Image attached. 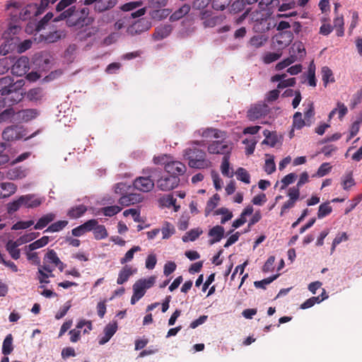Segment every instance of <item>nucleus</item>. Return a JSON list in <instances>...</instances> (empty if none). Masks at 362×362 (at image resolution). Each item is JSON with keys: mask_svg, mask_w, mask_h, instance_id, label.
I'll use <instances>...</instances> for the list:
<instances>
[{"mask_svg": "<svg viewBox=\"0 0 362 362\" xmlns=\"http://www.w3.org/2000/svg\"><path fill=\"white\" fill-rule=\"evenodd\" d=\"M117 322L113 321L107 324L104 329V336L100 339V344H105L107 343L111 337L115 334L117 330Z\"/></svg>", "mask_w": 362, "mask_h": 362, "instance_id": "nucleus-18", "label": "nucleus"}, {"mask_svg": "<svg viewBox=\"0 0 362 362\" xmlns=\"http://www.w3.org/2000/svg\"><path fill=\"white\" fill-rule=\"evenodd\" d=\"M230 2L231 0H212V7L217 11H223Z\"/></svg>", "mask_w": 362, "mask_h": 362, "instance_id": "nucleus-49", "label": "nucleus"}, {"mask_svg": "<svg viewBox=\"0 0 362 362\" xmlns=\"http://www.w3.org/2000/svg\"><path fill=\"white\" fill-rule=\"evenodd\" d=\"M309 182V175L307 172H303L300 174L299 180L297 182V185L294 187H290L291 189H297L298 192H300V188L305 185V183Z\"/></svg>", "mask_w": 362, "mask_h": 362, "instance_id": "nucleus-60", "label": "nucleus"}, {"mask_svg": "<svg viewBox=\"0 0 362 362\" xmlns=\"http://www.w3.org/2000/svg\"><path fill=\"white\" fill-rule=\"evenodd\" d=\"M141 198L139 194L130 193L122 195L119 199V203L122 206H127L141 202Z\"/></svg>", "mask_w": 362, "mask_h": 362, "instance_id": "nucleus-23", "label": "nucleus"}, {"mask_svg": "<svg viewBox=\"0 0 362 362\" xmlns=\"http://www.w3.org/2000/svg\"><path fill=\"white\" fill-rule=\"evenodd\" d=\"M49 243V237L43 236L41 238L35 240V242L30 243L29 245L26 246V248L29 250L30 252L37 250L38 248H41Z\"/></svg>", "mask_w": 362, "mask_h": 362, "instance_id": "nucleus-37", "label": "nucleus"}, {"mask_svg": "<svg viewBox=\"0 0 362 362\" xmlns=\"http://www.w3.org/2000/svg\"><path fill=\"white\" fill-rule=\"evenodd\" d=\"M269 112V107L264 102H259L250 106L247 110V117L249 120L255 121L267 115Z\"/></svg>", "mask_w": 362, "mask_h": 362, "instance_id": "nucleus-6", "label": "nucleus"}, {"mask_svg": "<svg viewBox=\"0 0 362 362\" xmlns=\"http://www.w3.org/2000/svg\"><path fill=\"white\" fill-rule=\"evenodd\" d=\"M163 239H168L175 232L174 226L168 222H165L161 229Z\"/></svg>", "mask_w": 362, "mask_h": 362, "instance_id": "nucleus-47", "label": "nucleus"}, {"mask_svg": "<svg viewBox=\"0 0 362 362\" xmlns=\"http://www.w3.org/2000/svg\"><path fill=\"white\" fill-rule=\"evenodd\" d=\"M2 137L6 141H13L20 138L19 132L16 127H6L3 133Z\"/></svg>", "mask_w": 362, "mask_h": 362, "instance_id": "nucleus-25", "label": "nucleus"}, {"mask_svg": "<svg viewBox=\"0 0 362 362\" xmlns=\"http://www.w3.org/2000/svg\"><path fill=\"white\" fill-rule=\"evenodd\" d=\"M355 185V181L351 173H347L342 178L343 189L348 190L351 187Z\"/></svg>", "mask_w": 362, "mask_h": 362, "instance_id": "nucleus-55", "label": "nucleus"}, {"mask_svg": "<svg viewBox=\"0 0 362 362\" xmlns=\"http://www.w3.org/2000/svg\"><path fill=\"white\" fill-rule=\"evenodd\" d=\"M78 11L76 9V6H70L65 11L55 17L53 19V22H59L61 21L66 20V23L69 26L76 25L78 24Z\"/></svg>", "mask_w": 362, "mask_h": 362, "instance_id": "nucleus-8", "label": "nucleus"}, {"mask_svg": "<svg viewBox=\"0 0 362 362\" xmlns=\"http://www.w3.org/2000/svg\"><path fill=\"white\" fill-rule=\"evenodd\" d=\"M264 170L269 175L273 173L276 170V164L274 160V156H271L265 160Z\"/></svg>", "mask_w": 362, "mask_h": 362, "instance_id": "nucleus-51", "label": "nucleus"}, {"mask_svg": "<svg viewBox=\"0 0 362 362\" xmlns=\"http://www.w3.org/2000/svg\"><path fill=\"white\" fill-rule=\"evenodd\" d=\"M184 157L188 160V165L194 168H206L210 166L211 162L206 159V153L195 146L186 148Z\"/></svg>", "mask_w": 362, "mask_h": 362, "instance_id": "nucleus-1", "label": "nucleus"}, {"mask_svg": "<svg viewBox=\"0 0 362 362\" xmlns=\"http://www.w3.org/2000/svg\"><path fill=\"white\" fill-rule=\"evenodd\" d=\"M21 245L19 243L16 241L10 240L6 244V250L8 252L11 257L14 259H18L20 258L21 252L20 250L18 249Z\"/></svg>", "mask_w": 362, "mask_h": 362, "instance_id": "nucleus-28", "label": "nucleus"}, {"mask_svg": "<svg viewBox=\"0 0 362 362\" xmlns=\"http://www.w3.org/2000/svg\"><path fill=\"white\" fill-rule=\"evenodd\" d=\"M123 215L126 217L129 215H131L135 222L139 223L142 221V219L140 216V212L136 209H127L123 212Z\"/></svg>", "mask_w": 362, "mask_h": 362, "instance_id": "nucleus-56", "label": "nucleus"}, {"mask_svg": "<svg viewBox=\"0 0 362 362\" xmlns=\"http://www.w3.org/2000/svg\"><path fill=\"white\" fill-rule=\"evenodd\" d=\"M289 52L298 55L300 60L303 59L306 54L305 46L301 42H295L291 47Z\"/></svg>", "mask_w": 362, "mask_h": 362, "instance_id": "nucleus-30", "label": "nucleus"}, {"mask_svg": "<svg viewBox=\"0 0 362 362\" xmlns=\"http://www.w3.org/2000/svg\"><path fill=\"white\" fill-rule=\"evenodd\" d=\"M332 211V207L329 203H323L319 206L317 217L318 218H322L329 215Z\"/></svg>", "mask_w": 362, "mask_h": 362, "instance_id": "nucleus-48", "label": "nucleus"}, {"mask_svg": "<svg viewBox=\"0 0 362 362\" xmlns=\"http://www.w3.org/2000/svg\"><path fill=\"white\" fill-rule=\"evenodd\" d=\"M287 195L289 199L281 206L280 212L281 216H282L287 210L293 208L295 206L296 201L300 197V192H298L297 189H296L289 188L287 192Z\"/></svg>", "mask_w": 362, "mask_h": 362, "instance_id": "nucleus-13", "label": "nucleus"}, {"mask_svg": "<svg viewBox=\"0 0 362 362\" xmlns=\"http://www.w3.org/2000/svg\"><path fill=\"white\" fill-rule=\"evenodd\" d=\"M30 69V62L27 57H21L18 59L11 68V72L17 76L25 75Z\"/></svg>", "mask_w": 362, "mask_h": 362, "instance_id": "nucleus-11", "label": "nucleus"}, {"mask_svg": "<svg viewBox=\"0 0 362 362\" xmlns=\"http://www.w3.org/2000/svg\"><path fill=\"white\" fill-rule=\"evenodd\" d=\"M21 202L23 206L26 208H36L42 204L44 198L38 197L35 194H28L21 196Z\"/></svg>", "mask_w": 362, "mask_h": 362, "instance_id": "nucleus-14", "label": "nucleus"}, {"mask_svg": "<svg viewBox=\"0 0 362 362\" xmlns=\"http://www.w3.org/2000/svg\"><path fill=\"white\" fill-rule=\"evenodd\" d=\"M64 35H65L63 31L56 30L54 32H51L47 34L45 36H44V40L47 43H53L60 40Z\"/></svg>", "mask_w": 362, "mask_h": 362, "instance_id": "nucleus-39", "label": "nucleus"}, {"mask_svg": "<svg viewBox=\"0 0 362 362\" xmlns=\"http://www.w3.org/2000/svg\"><path fill=\"white\" fill-rule=\"evenodd\" d=\"M177 176H164L157 180V187L162 191H170L177 187L180 183Z\"/></svg>", "mask_w": 362, "mask_h": 362, "instance_id": "nucleus-10", "label": "nucleus"}, {"mask_svg": "<svg viewBox=\"0 0 362 362\" xmlns=\"http://www.w3.org/2000/svg\"><path fill=\"white\" fill-rule=\"evenodd\" d=\"M156 281V277L155 276L137 280L132 287L133 295L131 298V304L134 305L140 300L145 295L146 290L155 284Z\"/></svg>", "mask_w": 362, "mask_h": 362, "instance_id": "nucleus-2", "label": "nucleus"}, {"mask_svg": "<svg viewBox=\"0 0 362 362\" xmlns=\"http://www.w3.org/2000/svg\"><path fill=\"white\" fill-rule=\"evenodd\" d=\"M221 173L222 174L228 177H232L233 175V172L230 171V164H229V156L225 155L223 158V161L221 164Z\"/></svg>", "mask_w": 362, "mask_h": 362, "instance_id": "nucleus-44", "label": "nucleus"}, {"mask_svg": "<svg viewBox=\"0 0 362 362\" xmlns=\"http://www.w3.org/2000/svg\"><path fill=\"white\" fill-rule=\"evenodd\" d=\"M332 167L329 163H323L318 168L316 174L313 177H323L327 175L331 171Z\"/></svg>", "mask_w": 362, "mask_h": 362, "instance_id": "nucleus-53", "label": "nucleus"}, {"mask_svg": "<svg viewBox=\"0 0 362 362\" xmlns=\"http://www.w3.org/2000/svg\"><path fill=\"white\" fill-rule=\"evenodd\" d=\"M93 231L96 240L105 239L108 236L107 231L103 225L96 224Z\"/></svg>", "mask_w": 362, "mask_h": 362, "instance_id": "nucleus-40", "label": "nucleus"}, {"mask_svg": "<svg viewBox=\"0 0 362 362\" xmlns=\"http://www.w3.org/2000/svg\"><path fill=\"white\" fill-rule=\"evenodd\" d=\"M199 17L204 28H214L221 25L226 18L224 15H214L210 10L201 11Z\"/></svg>", "mask_w": 362, "mask_h": 362, "instance_id": "nucleus-4", "label": "nucleus"}, {"mask_svg": "<svg viewBox=\"0 0 362 362\" xmlns=\"http://www.w3.org/2000/svg\"><path fill=\"white\" fill-rule=\"evenodd\" d=\"M231 148L223 141H214L208 146V151L213 154L228 155Z\"/></svg>", "mask_w": 362, "mask_h": 362, "instance_id": "nucleus-15", "label": "nucleus"}, {"mask_svg": "<svg viewBox=\"0 0 362 362\" xmlns=\"http://www.w3.org/2000/svg\"><path fill=\"white\" fill-rule=\"evenodd\" d=\"M297 175L296 173H291L281 179V189H284L288 185L292 184L296 179Z\"/></svg>", "mask_w": 362, "mask_h": 362, "instance_id": "nucleus-50", "label": "nucleus"}, {"mask_svg": "<svg viewBox=\"0 0 362 362\" xmlns=\"http://www.w3.org/2000/svg\"><path fill=\"white\" fill-rule=\"evenodd\" d=\"M209 235L213 238L209 240V244L213 245L219 242L224 236V228L221 226H216L209 231Z\"/></svg>", "mask_w": 362, "mask_h": 362, "instance_id": "nucleus-21", "label": "nucleus"}, {"mask_svg": "<svg viewBox=\"0 0 362 362\" xmlns=\"http://www.w3.org/2000/svg\"><path fill=\"white\" fill-rule=\"evenodd\" d=\"M197 133L199 135H201L202 136L206 138V139L211 138V137L218 139V138L222 137V136H223L222 134L223 132L217 129L206 128L205 129L198 130Z\"/></svg>", "mask_w": 362, "mask_h": 362, "instance_id": "nucleus-26", "label": "nucleus"}, {"mask_svg": "<svg viewBox=\"0 0 362 362\" xmlns=\"http://www.w3.org/2000/svg\"><path fill=\"white\" fill-rule=\"evenodd\" d=\"M202 233L203 230L199 228L192 229L182 236V240L185 243L188 241H194L200 235L202 234Z\"/></svg>", "mask_w": 362, "mask_h": 362, "instance_id": "nucleus-33", "label": "nucleus"}, {"mask_svg": "<svg viewBox=\"0 0 362 362\" xmlns=\"http://www.w3.org/2000/svg\"><path fill=\"white\" fill-rule=\"evenodd\" d=\"M27 98L31 101H37L41 100L44 95L41 88H34L29 90L26 94Z\"/></svg>", "mask_w": 362, "mask_h": 362, "instance_id": "nucleus-36", "label": "nucleus"}, {"mask_svg": "<svg viewBox=\"0 0 362 362\" xmlns=\"http://www.w3.org/2000/svg\"><path fill=\"white\" fill-rule=\"evenodd\" d=\"M122 210V208L118 206H106L102 209L105 216H112L118 214Z\"/></svg>", "mask_w": 362, "mask_h": 362, "instance_id": "nucleus-59", "label": "nucleus"}, {"mask_svg": "<svg viewBox=\"0 0 362 362\" xmlns=\"http://www.w3.org/2000/svg\"><path fill=\"white\" fill-rule=\"evenodd\" d=\"M245 6V2L244 0L235 1L230 6V12H233L235 13H239L244 9Z\"/></svg>", "mask_w": 362, "mask_h": 362, "instance_id": "nucleus-62", "label": "nucleus"}, {"mask_svg": "<svg viewBox=\"0 0 362 362\" xmlns=\"http://www.w3.org/2000/svg\"><path fill=\"white\" fill-rule=\"evenodd\" d=\"M94 10L97 12H103L113 8L116 4V0H96L94 1Z\"/></svg>", "mask_w": 362, "mask_h": 362, "instance_id": "nucleus-20", "label": "nucleus"}, {"mask_svg": "<svg viewBox=\"0 0 362 362\" xmlns=\"http://www.w3.org/2000/svg\"><path fill=\"white\" fill-rule=\"evenodd\" d=\"M322 80L324 86H327V83L334 82V78L332 71L328 66H323L321 69Z\"/></svg>", "mask_w": 362, "mask_h": 362, "instance_id": "nucleus-35", "label": "nucleus"}, {"mask_svg": "<svg viewBox=\"0 0 362 362\" xmlns=\"http://www.w3.org/2000/svg\"><path fill=\"white\" fill-rule=\"evenodd\" d=\"M237 179L245 184L250 183V175L248 172L243 168H239L235 172Z\"/></svg>", "mask_w": 362, "mask_h": 362, "instance_id": "nucleus-45", "label": "nucleus"}, {"mask_svg": "<svg viewBox=\"0 0 362 362\" xmlns=\"http://www.w3.org/2000/svg\"><path fill=\"white\" fill-rule=\"evenodd\" d=\"M305 125V122L302 118V114L297 112L293 115V127L298 129H301Z\"/></svg>", "mask_w": 362, "mask_h": 362, "instance_id": "nucleus-52", "label": "nucleus"}, {"mask_svg": "<svg viewBox=\"0 0 362 362\" xmlns=\"http://www.w3.org/2000/svg\"><path fill=\"white\" fill-rule=\"evenodd\" d=\"M43 263L44 264L42 265V268L48 273H52L56 267L58 268L60 272H63L66 267V264L60 260L54 250H49L47 251L44 257Z\"/></svg>", "mask_w": 362, "mask_h": 362, "instance_id": "nucleus-3", "label": "nucleus"}, {"mask_svg": "<svg viewBox=\"0 0 362 362\" xmlns=\"http://www.w3.org/2000/svg\"><path fill=\"white\" fill-rule=\"evenodd\" d=\"M34 224L33 221H18L15 224L13 225L11 229L12 230H21V229H27L31 226Z\"/></svg>", "mask_w": 362, "mask_h": 362, "instance_id": "nucleus-63", "label": "nucleus"}, {"mask_svg": "<svg viewBox=\"0 0 362 362\" xmlns=\"http://www.w3.org/2000/svg\"><path fill=\"white\" fill-rule=\"evenodd\" d=\"M173 30L170 24H161L156 28L153 37L156 40H161L169 36Z\"/></svg>", "mask_w": 362, "mask_h": 362, "instance_id": "nucleus-16", "label": "nucleus"}, {"mask_svg": "<svg viewBox=\"0 0 362 362\" xmlns=\"http://www.w3.org/2000/svg\"><path fill=\"white\" fill-rule=\"evenodd\" d=\"M87 211V207L83 204H80L70 209L67 215L71 218H77L83 216Z\"/></svg>", "mask_w": 362, "mask_h": 362, "instance_id": "nucleus-32", "label": "nucleus"}, {"mask_svg": "<svg viewBox=\"0 0 362 362\" xmlns=\"http://www.w3.org/2000/svg\"><path fill=\"white\" fill-rule=\"evenodd\" d=\"M320 296L311 297L306 300L303 303H302L300 306L301 309H307L313 307L315 303H320Z\"/></svg>", "mask_w": 362, "mask_h": 362, "instance_id": "nucleus-64", "label": "nucleus"}, {"mask_svg": "<svg viewBox=\"0 0 362 362\" xmlns=\"http://www.w3.org/2000/svg\"><path fill=\"white\" fill-rule=\"evenodd\" d=\"M17 190L16 185L13 182L0 183V199L6 198L14 194Z\"/></svg>", "mask_w": 362, "mask_h": 362, "instance_id": "nucleus-22", "label": "nucleus"}, {"mask_svg": "<svg viewBox=\"0 0 362 362\" xmlns=\"http://www.w3.org/2000/svg\"><path fill=\"white\" fill-rule=\"evenodd\" d=\"M56 215L54 213H49L42 216L36 223L34 228L41 230L46 227L49 223L54 220Z\"/></svg>", "mask_w": 362, "mask_h": 362, "instance_id": "nucleus-24", "label": "nucleus"}, {"mask_svg": "<svg viewBox=\"0 0 362 362\" xmlns=\"http://www.w3.org/2000/svg\"><path fill=\"white\" fill-rule=\"evenodd\" d=\"M253 30L256 33H265L270 29V23L268 18L264 16V14L256 12L252 14Z\"/></svg>", "mask_w": 362, "mask_h": 362, "instance_id": "nucleus-9", "label": "nucleus"}, {"mask_svg": "<svg viewBox=\"0 0 362 362\" xmlns=\"http://www.w3.org/2000/svg\"><path fill=\"white\" fill-rule=\"evenodd\" d=\"M190 8L191 7L189 4H185L182 5L172 13V15L170 16V20L171 21H176L181 19L190 11Z\"/></svg>", "mask_w": 362, "mask_h": 362, "instance_id": "nucleus-27", "label": "nucleus"}, {"mask_svg": "<svg viewBox=\"0 0 362 362\" xmlns=\"http://www.w3.org/2000/svg\"><path fill=\"white\" fill-rule=\"evenodd\" d=\"M154 169L147 168V176L139 177L134 181V187L136 189L143 192H148L153 189L154 187V182L150 178L151 175L154 171Z\"/></svg>", "mask_w": 362, "mask_h": 362, "instance_id": "nucleus-5", "label": "nucleus"}, {"mask_svg": "<svg viewBox=\"0 0 362 362\" xmlns=\"http://www.w3.org/2000/svg\"><path fill=\"white\" fill-rule=\"evenodd\" d=\"M15 114L13 108L9 107L0 113V123L9 120Z\"/></svg>", "mask_w": 362, "mask_h": 362, "instance_id": "nucleus-61", "label": "nucleus"}, {"mask_svg": "<svg viewBox=\"0 0 362 362\" xmlns=\"http://www.w3.org/2000/svg\"><path fill=\"white\" fill-rule=\"evenodd\" d=\"M214 215H223V217L221 219V224H225L227 221H230L233 216L232 211H230L226 207H221L216 209L214 211Z\"/></svg>", "mask_w": 362, "mask_h": 362, "instance_id": "nucleus-34", "label": "nucleus"}, {"mask_svg": "<svg viewBox=\"0 0 362 362\" xmlns=\"http://www.w3.org/2000/svg\"><path fill=\"white\" fill-rule=\"evenodd\" d=\"M134 271L127 265L124 266L119 272L117 283L123 284L128 281L129 278L133 274Z\"/></svg>", "mask_w": 362, "mask_h": 362, "instance_id": "nucleus-29", "label": "nucleus"}, {"mask_svg": "<svg viewBox=\"0 0 362 362\" xmlns=\"http://www.w3.org/2000/svg\"><path fill=\"white\" fill-rule=\"evenodd\" d=\"M267 41V37L264 35H255L250 40V44L251 46L259 48L264 45Z\"/></svg>", "mask_w": 362, "mask_h": 362, "instance_id": "nucleus-46", "label": "nucleus"}, {"mask_svg": "<svg viewBox=\"0 0 362 362\" xmlns=\"http://www.w3.org/2000/svg\"><path fill=\"white\" fill-rule=\"evenodd\" d=\"M12 342L13 337L12 335L9 334L4 339L2 345V354H4L5 356L10 354L13 351V347Z\"/></svg>", "mask_w": 362, "mask_h": 362, "instance_id": "nucleus-38", "label": "nucleus"}, {"mask_svg": "<svg viewBox=\"0 0 362 362\" xmlns=\"http://www.w3.org/2000/svg\"><path fill=\"white\" fill-rule=\"evenodd\" d=\"M141 250V247L139 246H134L129 250H128L124 256L120 259V263L124 264L127 262H131L134 258V255L136 252H139Z\"/></svg>", "mask_w": 362, "mask_h": 362, "instance_id": "nucleus-43", "label": "nucleus"}, {"mask_svg": "<svg viewBox=\"0 0 362 362\" xmlns=\"http://www.w3.org/2000/svg\"><path fill=\"white\" fill-rule=\"evenodd\" d=\"M39 235V233H30L21 236L16 240L18 243L21 245L23 243H29L35 239Z\"/></svg>", "mask_w": 362, "mask_h": 362, "instance_id": "nucleus-54", "label": "nucleus"}, {"mask_svg": "<svg viewBox=\"0 0 362 362\" xmlns=\"http://www.w3.org/2000/svg\"><path fill=\"white\" fill-rule=\"evenodd\" d=\"M276 43L281 47H286L292 41L293 34L291 31H283L275 35Z\"/></svg>", "mask_w": 362, "mask_h": 362, "instance_id": "nucleus-19", "label": "nucleus"}, {"mask_svg": "<svg viewBox=\"0 0 362 362\" xmlns=\"http://www.w3.org/2000/svg\"><path fill=\"white\" fill-rule=\"evenodd\" d=\"M78 11L76 9V6H70L65 11L55 17L53 19V22H59L61 21L66 20V23L69 26L76 25L78 24Z\"/></svg>", "mask_w": 362, "mask_h": 362, "instance_id": "nucleus-7", "label": "nucleus"}, {"mask_svg": "<svg viewBox=\"0 0 362 362\" xmlns=\"http://www.w3.org/2000/svg\"><path fill=\"white\" fill-rule=\"evenodd\" d=\"M23 206L22 202H21V197L17 200H15L12 202H9L7 204V212L10 214L17 211L19 208Z\"/></svg>", "mask_w": 362, "mask_h": 362, "instance_id": "nucleus-57", "label": "nucleus"}, {"mask_svg": "<svg viewBox=\"0 0 362 362\" xmlns=\"http://www.w3.org/2000/svg\"><path fill=\"white\" fill-rule=\"evenodd\" d=\"M14 89L13 79L10 76L0 78V93L1 95H10Z\"/></svg>", "mask_w": 362, "mask_h": 362, "instance_id": "nucleus-17", "label": "nucleus"}, {"mask_svg": "<svg viewBox=\"0 0 362 362\" xmlns=\"http://www.w3.org/2000/svg\"><path fill=\"white\" fill-rule=\"evenodd\" d=\"M220 197L218 194H215L206 203L205 208V215L208 216L218 205Z\"/></svg>", "mask_w": 362, "mask_h": 362, "instance_id": "nucleus-41", "label": "nucleus"}, {"mask_svg": "<svg viewBox=\"0 0 362 362\" xmlns=\"http://www.w3.org/2000/svg\"><path fill=\"white\" fill-rule=\"evenodd\" d=\"M281 56V53L267 52L263 57V62L265 64H270L278 60Z\"/></svg>", "mask_w": 362, "mask_h": 362, "instance_id": "nucleus-58", "label": "nucleus"}, {"mask_svg": "<svg viewBox=\"0 0 362 362\" xmlns=\"http://www.w3.org/2000/svg\"><path fill=\"white\" fill-rule=\"evenodd\" d=\"M38 115V112L35 109H26L18 112V118L24 122H28L35 118Z\"/></svg>", "mask_w": 362, "mask_h": 362, "instance_id": "nucleus-31", "label": "nucleus"}, {"mask_svg": "<svg viewBox=\"0 0 362 362\" xmlns=\"http://www.w3.org/2000/svg\"><path fill=\"white\" fill-rule=\"evenodd\" d=\"M186 166L180 161H170L165 164V171L172 176L183 175L186 171Z\"/></svg>", "mask_w": 362, "mask_h": 362, "instance_id": "nucleus-12", "label": "nucleus"}, {"mask_svg": "<svg viewBox=\"0 0 362 362\" xmlns=\"http://www.w3.org/2000/svg\"><path fill=\"white\" fill-rule=\"evenodd\" d=\"M68 224L67 221H58L52 223L48 228L45 230V232L49 233H55L62 230Z\"/></svg>", "mask_w": 362, "mask_h": 362, "instance_id": "nucleus-42", "label": "nucleus"}]
</instances>
